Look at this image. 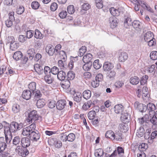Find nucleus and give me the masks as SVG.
Segmentation results:
<instances>
[{"instance_id": "nucleus-21", "label": "nucleus", "mask_w": 157, "mask_h": 157, "mask_svg": "<svg viewBox=\"0 0 157 157\" xmlns=\"http://www.w3.org/2000/svg\"><path fill=\"white\" fill-rule=\"evenodd\" d=\"M27 56L29 57V60H32L35 54L36 53L35 50L33 48L29 49L27 52Z\"/></svg>"}, {"instance_id": "nucleus-16", "label": "nucleus", "mask_w": 157, "mask_h": 157, "mask_svg": "<svg viewBox=\"0 0 157 157\" xmlns=\"http://www.w3.org/2000/svg\"><path fill=\"white\" fill-rule=\"evenodd\" d=\"M124 136L123 134L121 132L118 131L116 132L115 133H114L113 139L119 141H121L123 139Z\"/></svg>"}, {"instance_id": "nucleus-23", "label": "nucleus", "mask_w": 157, "mask_h": 157, "mask_svg": "<svg viewBox=\"0 0 157 157\" xmlns=\"http://www.w3.org/2000/svg\"><path fill=\"white\" fill-rule=\"evenodd\" d=\"M124 17V25L126 28H129L130 25H131L132 22V19L129 16H125Z\"/></svg>"}, {"instance_id": "nucleus-11", "label": "nucleus", "mask_w": 157, "mask_h": 157, "mask_svg": "<svg viewBox=\"0 0 157 157\" xmlns=\"http://www.w3.org/2000/svg\"><path fill=\"white\" fill-rule=\"evenodd\" d=\"M33 93L28 90H24L22 94V98L26 100L29 99L32 95H34Z\"/></svg>"}, {"instance_id": "nucleus-58", "label": "nucleus", "mask_w": 157, "mask_h": 157, "mask_svg": "<svg viewBox=\"0 0 157 157\" xmlns=\"http://www.w3.org/2000/svg\"><path fill=\"white\" fill-rule=\"evenodd\" d=\"M95 2L98 8L101 9L103 7V2L102 0H95Z\"/></svg>"}, {"instance_id": "nucleus-32", "label": "nucleus", "mask_w": 157, "mask_h": 157, "mask_svg": "<svg viewBox=\"0 0 157 157\" xmlns=\"http://www.w3.org/2000/svg\"><path fill=\"white\" fill-rule=\"evenodd\" d=\"M140 80L138 77L136 76L132 77L130 79V83L133 85H136L140 82Z\"/></svg>"}, {"instance_id": "nucleus-48", "label": "nucleus", "mask_w": 157, "mask_h": 157, "mask_svg": "<svg viewBox=\"0 0 157 157\" xmlns=\"http://www.w3.org/2000/svg\"><path fill=\"white\" fill-rule=\"evenodd\" d=\"M86 51V47L85 46H82L79 49L78 56L80 57L83 56Z\"/></svg>"}, {"instance_id": "nucleus-49", "label": "nucleus", "mask_w": 157, "mask_h": 157, "mask_svg": "<svg viewBox=\"0 0 157 157\" xmlns=\"http://www.w3.org/2000/svg\"><path fill=\"white\" fill-rule=\"evenodd\" d=\"M96 116V112L94 110L90 111L89 112L87 116L89 119L93 120L94 119Z\"/></svg>"}, {"instance_id": "nucleus-13", "label": "nucleus", "mask_w": 157, "mask_h": 157, "mask_svg": "<svg viewBox=\"0 0 157 157\" xmlns=\"http://www.w3.org/2000/svg\"><path fill=\"white\" fill-rule=\"evenodd\" d=\"M128 58V54L124 52H119V60L121 62H124Z\"/></svg>"}, {"instance_id": "nucleus-6", "label": "nucleus", "mask_w": 157, "mask_h": 157, "mask_svg": "<svg viewBox=\"0 0 157 157\" xmlns=\"http://www.w3.org/2000/svg\"><path fill=\"white\" fill-rule=\"evenodd\" d=\"M66 105V101L65 100H60L57 102L56 107L57 109L62 110L65 107Z\"/></svg>"}, {"instance_id": "nucleus-60", "label": "nucleus", "mask_w": 157, "mask_h": 157, "mask_svg": "<svg viewBox=\"0 0 157 157\" xmlns=\"http://www.w3.org/2000/svg\"><path fill=\"white\" fill-rule=\"evenodd\" d=\"M60 58L64 60V62L67 59V56L66 52L64 51H61L59 53Z\"/></svg>"}, {"instance_id": "nucleus-43", "label": "nucleus", "mask_w": 157, "mask_h": 157, "mask_svg": "<svg viewBox=\"0 0 157 157\" xmlns=\"http://www.w3.org/2000/svg\"><path fill=\"white\" fill-rule=\"evenodd\" d=\"M34 36L36 38L39 39H43L44 37L43 34L37 29H36L35 30Z\"/></svg>"}, {"instance_id": "nucleus-25", "label": "nucleus", "mask_w": 157, "mask_h": 157, "mask_svg": "<svg viewBox=\"0 0 157 157\" xmlns=\"http://www.w3.org/2000/svg\"><path fill=\"white\" fill-rule=\"evenodd\" d=\"M154 34L151 31H148L145 33L144 36V39L145 41H148V40L154 38Z\"/></svg>"}, {"instance_id": "nucleus-7", "label": "nucleus", "mask_w": 157, "mask_h": 157, "mask_svg": "<svg viewBox=\"0 0 157 157\" xmlns=\"http://www.w3.org/2000/svg\"><path fill=\"white\" fill-rule=\"evenodd\" d=\"M4 133L5 136V141L7 143V144H9L11 141L13 137L12 133L7 131V129L4 130Z\"/></svg>"}, {"instance_id": "nucleus-19", "label": "nucleus", "mask_w": 157, "mask_h": 157, "mask_svg": "<svg viewBox=\"0 0 157 157\" xmlns=\"http://www.w3.org/2000/svg\"><path fill=\"white\" fill-rule=\"evenodd\" d=\"M124 107L121 105H115L114 107V110L115 112L117 114H122L123 111Z\"/></svg>"}, {"instance_id": "nucleus-28", "label": "nucleus", "mask_w": 157, "mask_h": 157, "mask_svg": "<svg viewBox=\"0 0 157 157\" xmlns=\"http://www.w3.org/2000/svg\"><path fill=\"white\" fill-rule=\"evenodd\" d=\"M4 3L7 6H12L13 7L16 6L18 4L17 0H5Z\"/></svg>"}, {"instance_id": "nucleus-31", "label": "nucleus", "mask_w": 157, "mask_h": 157, "mask_svg": "<svg viewBox=\"0 0 157 157\" xmlns=\"http://www.w3.org/2000/svg\"><path fill=\"white\" fill-rule=\"evenodd\" d=\"M65 80L61 81L60 83L61 85L64 88H68L70 85V83L69 81L70 80L67 78H65Z\"/></svg>"}, {"instance_id": "nucleus-17", "label": "nucleus", "mask_w": 157, "mask_h": 157, "mask_svg": "<svg viewBox=\"0 0 157 157\" xmlns=\"http://www.w3.org/2000/svg\"><path fill=\"white\" fill-rule=\"evenodd\" d=\"M54 49V48L51 45H47L45 48L46 52L50 56H53L55 52Z\"/></svg>"}, {"instance_id": "nucleus-59", "label": "nucleus", "mask_w": 157, "mask_h": 157, "mask_svg": "<svg viewBox=\"0 0 157 157\" xmlns=\"http://www.w3.org/2000/svg\"><path fill=\"white\" fill-rule=\"evenodd\" d=\"M25 11V8L22 6L17 7L16 9V13L18 14L21 15Z\"/></svg>"}, {"instance_id": "nucleus-45", "label": "nucleus", "mask_w": 157, "mask_h": 157, "mask_svg": "<svg viewBox=\"0 0 157 157\" xmlns=\"http://www.w3.org/2000/svg\"><path fill=\"white\" fill-rule=\"evenodd\" d=\"M6 44H10V45L13 44L15 42V39L14 37L11 36H8L6 38Z\"/></svg>"}, {"instance_id": "nucleus-37", "label": "nucleus", "mask_w": 157, "mask_h": 157, "mask_svg": "<svg viewBox=\"0 0 157 157\" xmlns=\"http://www.w3.org/2000/svg\"><path fill=\"white\" fill-rule=\"evenodd\" d=\"M142 96L143 99L144 98V97H147L148 98L149 96V91L147 88L145 86L143 87L142 89Z\"/></svg>"}, {"instance_id": "nucleus-42", "label": "nucleus", "mask_w": 157, "mask_h": 157, "mask_svg": "<svg viewBox=\"0 0 157 157\" xmlns=\"http://www.w3.org/2000/svg\"><path fill=\"white\" fill-rule=\"evenodd\" d=\"M144 133L145 130L144 128L142 127H140L139 130H138L136 135L138 137H141L144 135Z\"/></svg>"}, {"instance_id": "nucleus-41", "label": "nucleus", "mask_w": 157, "mask_h": 157, "mask_svg": "<svg viewBox=\"0 0 157 157\" xmlns=\"http://www.w3.org/2000/svg\"><path fill=\"white\" fill-rule=\"evenodd\" d=\"M82 96L85 99H88L90 98L91 96V92L90 90H85L83 93Z\"/></svg>"}, {"instance_id": "nucleus-38", "label": "nucleus", "mask_w": 157, "mask_h": 157, "mask_svg": "<svg viewBox=\"0 0 157 157\" xmlns=\"http://www.w3.org/2000/svg\"><path fill=\"white\" fill-rule=\"evenodd\" d=\"M105 153L102 149L99 148L95 150L94 155L96 157H101L102 156H103V155Z\"/></svg>"}, {"instance_id": "nucleus-64", "label": "nucleus", "mask_w": 157, "mask_h": 157, "mask_svg": "<svg viewBox=\"0 0 157 157\" xmlns=\"http://www.w3.org/2000/svg\"><path fill=\"white\" fill-rule=\"evenodd\" d=\"M68 13L70 14H73L75 12L74 6L73 5H69L67 7Z\"/></svg>"}, {"instance_id": "nucleus-39", "label": "nucleus", "mask_w": 157, "mask_h": 157, "mask_svg": "<svg viewBox=\"0 0 157 157\" xmlns=\"http://www.w3.org/2000/svg\"><path fill=\"white\" fill-rule=\"evenodd\" d=\"M52 140L53 144L56 148H60L62 147V143L60 141L56 139H52Z\"/></svg>"}, {"instance_id": "nucleus-36", "label": "nucleus", "mask_w": 157, "mask_h": 157, "mask_svg": "<svg viewBox=\"0 0 157 157\" xmlns=\"http://www.w3.org/2000/svg\"><path fill=\"white\" fill-rule=\"evenodd\" d=\"M45 100L43 99H40L36 103V105L38 108H42L45 105Z\"/></svg>"}, {"instance_id": "nucleus-52", "label": "nucleus", "mask_w": 157, "mask_h": 157, "mask_svg": "<svg viewBox=\"0 0 157 157\" xmlns=\"http://www.w3.org/2000/svg\"><path fill=\"white\" fill-rule=\"evenodd\" d=\"M93 66L96 69L98 70L100 69L102 66L101 64L99 63V60L96 59L94 60L93 63Z\"/></svg>"}, {"instance_id": "nucleus-24", "label": "nucleus", "mask_w": 157, "mask_h": 157, "mask_svg": "<svg viewBox=\"0 0 157 157\" xmlns=\"http://www.w3.org/2000/svg\"><path fill=\"white\" fill-rule=\"evenodd\" d=\"M146 107L147 110L150 113L151 112H153V113H155V110L156 109V106L154 104L149 102L146 106Z\"/></svg>"}, {"instance_id": "nucleus-20", "label": "nucleus", "mask_w": 157, "mask_h": 157, "mask_svg": "<svg viewBox=\"0 0 157 157\" xmlns=\"http://www.w3.org/2000/svg\"><path fill=\"white\" fill-rule=\"evenodd\" d=\"M74 100L77 102L81 101L82 98V94L80 92H75L73 95Z\"/></svg>"}, {"instance_id": "nucleus-61", "label": "nucleus", "mask_w": 157, "mask_h": 157, "mask_svg": "<svg viewBox=\"0 0 157 157\" xmlns=\"http://www.w3.org/2000/svg\"><path fill=\"white\" fill-rule=\"evenodd\" d=\"M67 141L69 142H73L75 138V136L73 133H70L67 135Z\"/></svg>"}, {"instance_id": "nucleus-14", "label": "nucleus", "mask_w": 157, "mask_h": 157, "mask_svg": "<svg viewBox=\"0 0 157 157\" xmlns=\"http://www.w3.org/2000/svg\"><path fill=\"white\" fill-rule=\"evenodd\" d=\"M131 25L133 27L138 31H140L142 28L140 25V22L138 20H134L132 23Z\"/></svg>"}, {"instance_id": "nucleus-55", "label": "nucleus", "mask_w": 157, "mask_h": 157, "mask_svg": "<svg viewBox=\"0 0 157 157\" xmlns=\"http://www.w3.org/2000/svg\"><path fill=\"white\" fill-rule=\"evenodd\" d=\"M21 140L20 137L18 136H15L13 140V145L17 146L21 142Z\"/></svg>"}, {"instance_id": "nucleus-15", "label": "nucleus", "mask_w": 157, "mask_h": 157, "mask_svg": "<svg viewBox=\"0 0 157 157\" xmlns=\"http://www.w3.org/2000/svg\"><path fill=\"white\" fill-rule=\"evenodd\" d=\"M113 65L110 62H106L104 64L103 69L105 71H108L113 69Z\"/></svg>"}, {"instance_id": "nucleus-51", "label": "nucleus", "mask_w": 157, "mask_h": 157, "mask_svg": "<svg viewBox=\"0 0 157 157\" xmlns=\"http://www.w3.org/2000/svg\"><path fill=\"white\" fill-rule=\"evenodd\" d=\"M92 101H89L86 102H85L82 106V109L84 110L88 109L91 105Z\"/></svg>"}, {"instance_id": "nucleus-1", "label": "nucleus", "mask_w": 157, "mask_h": 157, "mask_svg": "<svg viewBox=\"0 0 157 157\" xmlns=\"http://www.w3.org/2000/svg\"><path fill=\"white\" fill-rule=\"evenodd\" d=\"M4 129L8 131L11 133L15 132L21 129L23 126L22 123H18L15 121H12L10 124L6 121H3Z\"/></svg>"}, {"instance_id": "nucleus-40", "label": "nucleus", "mask_w": 157, "mask_h": 157, "mask_svg": "<svg viewBox=\"0 0 157 157\" xmlns=\"http://www.w3.org/2000/svg\"><path fill=\"white\" fill-rule=\"evenodd\" d=\"M127 124L124 123V124H120L119 125V128L121 131L125 132L128 130V125L126 124Z\"/></svg>"}, {"instance_id": "nucleus-26", "label": "nucleus", "mask_w": 157, "mask_h": 157, "mask_svg": "<svg viewBox=\"0 0 157 157\" xmlns=\"http://www.w3.org/2000/svg\"><path fill=\"white\" fill-rule=\"evenodd\" d=\"M66 76L65 72L63 71H59L57 75L58 79L61 81L65 80V79L66 78Z\"/></svg>"}, {"instance_id": "nucleus-4", "label": "nucleus", "mask_w": 157, "mask_h": 157, "mask_svg": "<svg viewBox=\"0 0 157 157\" xmlns=\"http://www.w3.org/2000/svg\"><path fill=\"white\" fill-rule=\"evenodd\" d=\"M14 15V12L13 11L8 13L9 18L5 21L6 25L7 28H10L12 26L13 22L15 20Z\"/></svg>"}, {"instance_id": "nucleus-29", "label": "nucleus", "mask_w": 157, "mask_h": 157, "mask_svg": "<svg viewBox=\"0 0 157 157\" xmlns=\"http://www.w3.org/2000/svg\"><path fill=\"white\" fill-rule=\"evenodd\" d=\"M23 56L21 52L20 51H17L14 53L13 55V58L16 60L21 59Z\"/></svg>"}, {"instance_id": "nucleus-50", "label": "nucleus", "mask_w": 157, "mask_h": 157, "mask_svg": "<svg viewBox=\"0 0 157 157\" xmlns=\"http://www.w3.org/2000/svg\"><path fill=\"white\" fill-rule=\"evenodd\" d=\"M75 77V74L72 71H69L67 73L66 78L70 80H72Z\"/></svg>"}, {"instance_id": "nucleus-12", "label": "nucleus", "mask_w": 157, "mask_h": 157, "mask_svg": "<svg viewBox=\"0 0 157 157\" xmlns=\"http://www.w3.org/2000/svg\"><path fill=\"white\" fill-rule=\"evenodd\" d=\"M117 20V18L113 17H109V21L111 28L113 29L117 26L118 24Z\"/></svg>"}, {"instance_id": "nucleus-53", "label": "nucleus", "mask_w": 157, "mask_h": 157, "mask_svg": "<svg viewBox=\"0 0 157 157\" xmlns=\"http://www.w3.org/2000/svg\"><path fill=\"white\" fill-rule=\"evenodd\" d=\"M90 7V6L88 3H85L82 6V10L81 11V14H83L84 12H82V10L85 11L89 10Z\"/></svg>"}, {"instance_id": "nucleus-30", "label": "nucleus", "mask_w": 157, "mask_h": 157, "mask_svg": "<svg viewBox=\"0 0 157 157\" xmlns=\"http://www.w3.org/2000/svg\"><path fill=\"white\" fill-rule=\"evenodd\" d=\"M93 58V55L91 54L88 53L83 56L82 60L84 63L92 62L91 60Z\"/></svg>"}, {"instance_id": "nucleus-33", "label": "nucleus", "mask_w": 157, "mask_h": 157, "mask_svg": "<svg viewBox=\"0 0 157 157\" xmlns=\"http://www.w3.org/2000/svg\"><path fill=\"white\" fill-rule=\"evenodd\" d=\"M33 131H32V129L29 128L27 127L24 128L22 132L23 135L28 137H30L32 132Z\"/></svg>"}, {"instance_id": "nucleus-5", "label": "nucleus", "mask_w": 157, "mask_h": 157, "mask_svg": "<svg viewBox=\"0 0 157 157\" xmlns=\"http://www.w3.org/2000/svg\"><path fill=\"white\" fill-rule=\"evenodd\" d=\"M134 107L135 109L141 113L145 112L147 110L146 105L138 101L134 103Z\"/></svg>"}, {"instance_id": "nucleus-54", "label": "nucleus", "mask_w": 157, "mask_h": 157, "mask_svg": "<svg viewBox=\"0 0 157 157\" xmlns=\"http://www.w3.org/2000/svg\"><path fill=\"white\" fill-rule=\"evenodd\" d=\"M24 31L26 32V36L27 38L30 39L33 36L34 31L32 30H25Z\"/></svg>"}, {"instance_id": "nucleus-22", "label": "nucleus", "mask_w": 157, "mask_h": 157, "mask_svg": "<svg viewBox=\"0 0 157 157\" xmlns=\"http://www.w3.org/2000/svg\"><path fill=\"white\" fill-rule=\"evenodd\" d=\"M36 83L33 82H30L28 85V90L31 91L33 94H34L36 89Z\"/></svg>"}, {"instance_id": "nucleus-62", "label": "nucleus", "mask_w": 157, "mask_h": 157, "mask_svg": "<svg viewBox=\"0 0 157 157\" xmlns=\"http://www.w3.org/2000/svg\"><path fill=\"white\" fill-rule=\"evenodd\" d=\"M40 4L37 1H33L32 2L31 4V6L32 8L34 10H37L40 6Z\"/></svg>"}, {"instance_id": "nucleus-47", "label": "nucleus", "mask_w": 157, "mask_h": 157, "mask_svg": "<svg viewBox=\"0 0 157 157\" xmlns=\"http://www.w3.org/2000/svg\"><path fill=\"white\" fill-rule=\"evenodd\" d=\"M114 132L112 130H109L105 133V137L106 138L113 139Z\"/></svg>"}, {"instance_id": "nucleus-10", "label": "nucleus", "mask_w": 157, "mask_h": 157, "mask_svg": "<svg viewBox=\"0 0 157 157\" xmlns=\"http://www.w3.org/2000/svg\"><path fill=\"white\" fill-rule=\"evenodd\" d=\"M40 137V135L38 131L36 132L34 131L32 132V133L31 134L29 138L33 141H37L39 140Z\"/></svg>"}, {"instance_id": "nucleus-18", "label": "nucleus", "mask_w": 157, "mask_h": 157, "mask_svg": "<svg viewBox=\"0 0 157 157\" xmlns=\"http://www.w3.org/2000/svg\"><path fill=\"white\" fill-rule=\"evenodd\" d=\"M34 70L39 75H41L44 72V69L39 64H36L34 65Z\"/></svg>"}, {"instance_id": "nucleus-46", "label": "nucleus", "mask_w": 157, "mask_h": 157, "mask_svg": "<svg viewBox=\"0 0 157 157\" xmlns=\"http://www.w3.org/2000/svg\"><path fill=\"white\" fill-rule=\"evenodd\" d=\"M77 57H71L70 58V61L68 64V67L70 69H72L74 67V63L75 62V59Z\"/></svg>"}, {"instance_id": "nucleus-34", "label": "nucleus", "mask_w": 157, "mask_h": 157, "mask_svg": "<svg viewBox=\"0 0 157 157\" xmlns=\"http://www.w3.org/2000/svg\"><path fill=\"white\" fill-rule=\"evenodd\" d=\"M21 109L20 105L16 103L13 104L12 107V111L14 113H19Z\"/></svg>"}, {"instance_id": "nucleus-8", "label": "nucleus", "mask_w": 157, "mask_h": 157, "mask_svg": "<svg viewBox=\"0 0 157 157\" xmlns=\"http://www.w3.org/2000/svg\"><path fill=\"white\" fill-rule=\"evenodd\" d=\"M130 116L128 113H122L121 120L124 123H128L130 121Z\"/></svg>"}, {"instance_id": "nucleus-56", "label": "nucleus", "mask_w": 157, "mask_h": 157, "mask_svg": "<svg viewBox=\"0 0 157 157\" xmlns=\"http://www.w3.org/2000/svg\"><path fill=\"white\" fill-rule=\"evenodd\" d=\"M151 114L150 113L149 117L150 118V122L152 124L154 125H156L157 124V118L154 115L152 117L151 116Z\"/></svg>"}, {"instance_id": "nucleus-44", "label": "nucleus", "mask_w": 157, "mask_h": 157, "mask_svg": "<svg viewBox=\"0 0 157 157\" xmlns=\"http://www.w3.org/2000/svg\"><path fill=\"white\" fill-rule=\"evenodd\" d=\"M29 153V151L26 148L23 147L21 150L18 154L19 155L22 157H25Z\"/></svg>"}, {"instance_id": "nucleus-2", "label": "nucleus", "mask_w": 157, "mask_h": 157, "mask_svg": "<svg viewBox=\"0 0 157 157\" xmlns=\"http://www.w3.org/2000/svg\"><path fill=\"white\" fill-rule=\"evenodd\" d=\"M41 117L37 114V111L33 110L29 113L27 121L29 123L30 122L32 123L33 121L35 122L38 120H41Z\"/></svg>"}, {"instance_id": "nucleus-9", "label": "nucleus", "mask_w": 157, "mask_h": 157, "mask_svg": "<svg viewBox=\"0 0 157 157\" xmlns=\"http://www.w3.org/2000/svg\"><path fill=\"white\" fill-rule=\"evenodd\" d=\"M30 139L28 137H23L21 139V145L23 147L27 148L29 147L31 144Z\"/></svg>"}, {"instance_id": "nucleus-63", "label": "nucleus", "mask_w": 157, "mask_h": 157, "mask_svg": "<svg viewBox=\"0 0 157 157\" xmlns=\"http://www.w3.org/2000/svg\"><path fill=\"white\" fill-rule=\"evenodd\" d=\"M62 48L61 45L60 44L57 45L55 48H54V54L56 56L60 52V50Z\"/></svg>"}, {"instance_id": "nucleus-57", "label": "nucleus", "mask_w": 157, "mask_h": 157, "mask_svg": "<svg viewBox=\"0 0 157 157\" xmlns=\"http://www.w3.org/2000/svg\"><path fill=\"white\" fill-rule=\"evenodd\" d=\"M148 77L147 75H143L140 78V82L142 85H144L147 82Z\"/></svg>"}, {"instance_id": "nucleus-35", "label": "nucleus", "mask_w": 157, "mask_h": 157, "mask_svg": "<svg viewBox=\"0 0 157 157\" xmlns=\"http://www.w3.org/2000/svg\"><path fill=\"white\" fill-rule=\"evenodd\" d=\"M85 63L82 67L83 69L86 71H90L92 65V62H86Z\"/></svg>"}, {"instance_id": "nucleus-3", "label": "nucleus", "mask_w": 157, "mask_h": 157, "mask_svg": "<svg viewBox=\"0 0 157 157\" xmlns=\"http://www.w3.org/2000/svg\"><path fill=\"white\" fill-rule=\"evenodd\" d=\"M51 70L50 68L48 66H46L44 69V72L45 75L44 79L47 83L48 84L51 83L53 81V79L51 77Z\"/></svg>"}, {"instance_id": "nucleus-27", "label": "nucleus", "mask_w": 157, "mask_h": 157, "mask_svg": "<svg viewBox=\"0 0 157 157\" xmlns=\"http://www.w3.org/2000/svg\"><path fill=\"white\" fill-rule=\"evenodd\" d=\"M109 11L111 15L114 17H117L120 15V12L119 9L112 7L109 9Z\"/></svg>"}]
</instances>
